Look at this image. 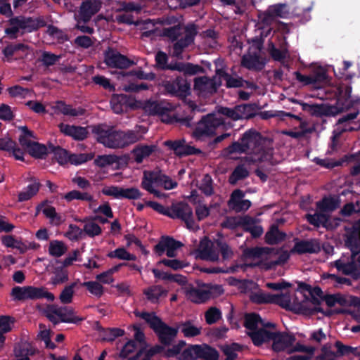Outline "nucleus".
Segmentation results:
<instances>
[{
  "label": "nucleus",
  "instance_id": "f257e3e1",
  "mask_svg": "<svg viewBox=\"0 0 360 360\" xmlns=\"http://www.w3.org/2000/svg\"><path fill=\"white\" fill-rule=\"evenodd\" d=\"M141 28L142 30V37H150L152 39L158 36H165L169 39L174 41L178 39V41L174 44L173 48V56L180 57L183 49L192 44L194 37L197 33L196 27L194 24H189L188 26H182L181 24H178L169 29L160 30L158 29Z\"/></svg>",
  "mask_w": 360,
  "mask_h": 360
},
{
  "label": "nucleus",
  "instance_id": "f03ea898",
  "mask_svg": "<svg viewBox=\"0 0 360 360\" xmlns=\"http://www.w3.org/2000/svg\"><path fill=\"white\" fill-rule=\"evenodd\" d=\"M272 145V139L249 129V164L270 160L273 156Z\"/></svg>",
  "mask_w": 360,
  "mask_h": 360
},
{
  "label": "nucleus",
  "instance_id": "7ed1b4c3",
  "mask_svg": "<svg viewBox=\"0 0 360 360\" xmlns=\"http://www.w3.org/2000/svg\"><path fill=\"white\" fill-rule=\"evenodd\" d=\"M140 316L144 319L158 334L162 343L169 345L176 337L178 329L164 324L154 314L142 313Z\"/></svg>",
  "mask_w": 360,
  "mask_h": 360
},
{
  "label": "nucleus",
  "instance_id": "20e7f679",
  "mask_svg": "<svg viewBox=\"0 0 360 360\" xmlns=\"http://www.w3.org/2000/svg\"><path fill=\"white\" fill-rule=\"evenodd\" d=\"M224 124L220 115H208L203 117L193 132V137L197 141H204L215 134L217 127Z\"/></svg>",
  "mask_w": 360,
  "mask_h": 360
},
{
  "label": "nucleus",
  "instance_id": "39448f33",
  "mask_svg": "<svg viewBox=\"0 0 360 360\" xmlns=\"http://www.w3.org/2000/svg\"><path fill=\"white\" fill-rule=\"evenodd\" d=\"M169 217L172 219H181L185 222L186 227L191 231H195L199 229L198 226L193 220V210L186 203H173L171 207H169Z\"/></svg>",
  "mask_w": 360,
  "mask_h": 360
},
{
  "label": "nucleus",
  "instance_id": "423d86ee",
  "mask_svg": "<svg viewBox=\"0 0 360 360\" xmlns=\"http://www.w3.org/2000/svg\"><path fill=\"white\" fill-rule=\"evenodd\" d=\"M161 172L160 170H145L143 173L141 187L158 198H165L166 194L158 191L161 181Z\"/></svg>",
  "mask_w": 360,
  "mask_h": 360
},
{
  "label": "nucleus",
  "instance_id": "0eeeda50",
  "mask_svg": "<svg viewBox=\"0 0 360 360\" xmlns=\"http://www.w3.org/2000/svg\"><path fill=\"white\" fill-rule=\"evenodd\" d=\"M296 340L295 336L292 333L285 332H272L271 340L272 349L276 352L288 350L290 353L291 347Z\"/></svg>",
  "mask_w": 360,
  "mask_h": 360
},
{
  "label": "nucleus",
  "instance_id": "6e6552de",
  "mask_svg": "<svg viewBox=\"0 0 360 360\" xmlns=\"http://www.w3.org/2000/svg\"><path fill=\"white\" fill-rule=\"evenodd\" d=\"M302 106L304 110H309L314 115L320 117L336 116L337 115L344 111L343 106L340 105L338 102H337L335 105H329L325 103L309 105L307 103H303Z\"/></svg>",
  "mask_w": 360,
  "mask_h": 360
},
{
  "label": "nucleus",
  "instance_id": "1a4fd4ad",
  "mask_svg": "<svg viewBox=\"0 0 360 360\" xmlns=\"http://www.w3.org/2000/svg\"><path fill=\"white\" fill-rule=\"evenodd\" d=\"M288 6L286 4H276L269 6L266 11L259 15L262 20L260 22H269L277 18L288 19L290 17Z\"/></svg>",
  "mask_w": 360,
  "mask_h": 360
},
{
  "label": "nucleus",
  "instance_id": "9d476101",
  "mask_svg": "<svg viewBox=\"0 0 360 360\" xmlns=\"http://www.w3.org/2000/svg\"><path fill=\"white\" fill-rule=\"evenodd\" d=\"M198 256L199 258L210 261L217 262L219 260V248L214 243H212L207 238L201 240L198 250Z\"/></svg>",
  "mask_w": 360,
  "mask_h": 360
},
{
  "label": "nucleus",
  "instance_id": "9b49d317",
  "mask_svg": "<svg viewBox=\"0 0 360 360\" xmlns=\"http://www.w3.org/2000/svg\"><path fill=\"white\" fill-rule=\"evenodd\" d=\"M182 246V243L172 238H163L155 247L158 255L161 256L165 252L169 257H175L177 255V250Z\"/></svg>",
  "mask_w": 360,
  "mask_h": 360
},
{
  "label": "nucleus",
  "instance_id": "f8f14e48",
  "mask_svg": "<svg viewBox=\"0 0 360 360\" xmlns=\"http://www.w3.org/2000/svg\"><path fill=\"white\" fill-rule=\"evenodd\" d=\"M334 266L338 271L342 272L345 275L357 276L360 270V256L351 255V259L347 262L338 259L334 262Z\"/></svg>",
  "mask_w": 360,
  "mask_h": 360
},
{
  "label": "nucleus",
  "instance_id": "ddd939ff",
  "mask_svg": "<svg viewBox=\"0 0 360 360\" xmlns=\"http://www.w3.org/2000/svg\"><path fill=\"white\" fill-rule=\"evenodd\" d=\"M319 243L315 240H296L295 245L290 250L292 254H317L320 252Z\"/></svg>",
  "mask_w": 360,
  "mask_h": 360
},
{
  "label": "nucleus",
  "instance_id": "4468645a",
  "mask_svg": "<svg viewBox=\"0 0 360 360\" xmlns=\"http://www.w3.org/2000/svg\"><path fill=\"white\" fill-rule=\"evenodd\" d=\"M101 4L100 0H86L83 1L79 7V20L84 22L90 21L91 17L98 12Z\"/></svg>",
  "mask_w": 360,
  "mask_h": 360
},
{
  "label": "nucleus",
  "instance_id": "2eb2a0df",
  "mask_svg": "<svg viewBox=\"0 0 360 360\" xmlns=\"http://www.w3.org/2000/svg\"><path fill=\"white\" fill-rule=\"evenodd\" d=\"M147 132V129L144 127H136L134 130L127 131H119L120 148L131 145L142 139L143 135Z\"/></svg>",
  "mask_w": 360,
  "mask_h": 360
},
{
  "label": "nucleus",
  "instance_id": "dca6fc26",
  "mask_svg": "<svg viewBox=\"0 0 360 360\" xmlns=\"http://www.w3.org/2000/svg\"><path fill=\"white\" fill-rule=\"evenodd\" d=\"M4 245L8 248H15L21 253L25 252L28 250H36L39 245L34 242H22L13 236H5L1 238Z\"/></svg>",
  "mask_w": 360,
  "mask_h": 360
},
{
  "label": "nucleus",
  "instance_id": "f3484780",
  "mask_svg": "<svg viewBox=\"0 0 360 360\" xmlns=\"http://www.w3.org/2000/svg\"><path fill=\"white\" fill-rule=\"evenodd\" d=\"M164 144L173 150L178 155H186L200 153L201 150L188 144H186L184 139L177 141H167Z\"/></svg>",
  "mask_w": 360,
  "mask_h": 360
},
{
  "label": "nucleus",
  "instance_id": "a211bd4d",
  "mask_svg": "<svg viewBox=\"0 0 360 360\" xmlns=\"http://www.w3.org/2000/svg\"><path fill=\"white\" fill-rule=\"evenodd\" d=\"M120 133L115 131L101 130L98 132V142L110 148H120Z\"/></svg>",
  "mask_w": 360,
  "mask_h": 360
},
{
  "label": "nucleus",
  "instance_id": "6ab92c4d",
  "mask_svg": "<svg viewBox=\"0 0 360 360\" xmlns=\"http://www.w3.org/2000/svg\"><path fill=\"white\" fill-rule=\"evenodd\" d=\"M105 61L109 67L124 69L132 65V62L124 56L115 51L106 53Z\"/></svg>",
  "mask_w": 360,
  "mask_h": 360
},
{
  "label": "nucleus",
  "instance_id": "aec40b11",
  "mask_svg": "<svg viewBox=\"0 0 360 360\" xmlns=\"http://www.w3.org/2000/svg\"><path fill=\"white\" fill-rule=\"evenodd\" d=\"M165 87L169 94L180 96H186L190 91L189 84L186 80L179 78L172 82H166Z\"/></svg>",
  "mask_w": 360,
  "mask_h": 360
},
{
  "label": "nucleus",
  "instance_id": "412c9836",
  "mask_svg": "<svg viewBox=\"0 0 360 360\" xmlns=\"http://www.w3.org/2000/svg\"><path fill=\"white\" fill-rule=\"evenodd\" d=\"M219 114L226 116L233 120H238L247 117L248 105L246 104L239 105L233 108L221 107L219 108Z\"/></svg>",
  "mask_w": 360,
  "mask_h": 360
},
{
  "label": "nucleus",
  "instance_id": "4be33fe9",
  "mask_svg": "<svg viewBox=\"0 0 360 360\" xmlns=\"http://www.w3.org/2000/svg\"><path fill=\"white\" fill-rule=\"evenodd\" d=\"M245 193L240 190H235L229 201V206L236 212L248 209V200L245 199Z\"/></svg>",
  "mask_w": 360,
  "mask_h": 360
},
{
  "label": "nucleus",
  "instance_id": "5701e85b",
  "mask_svg": "<svg viewBox=\"0 0 360 360\" xmlns=\"http://www.w3.org/2000/svg\"><path fill=\"white\" fill-rule=\"evenodd\" d=\"M39 27V24H12V26L6 29V33L11 38H16L27 32H31L37 30Z\"/></svg>",
  "mask_w": 360,
  "mask_h": 360
},
{
  "label": "nucleus",
  "instance_id": "b1692460",
  "mask_svg": "<svg viewBox=\"0 0 360 360\" xmlns=\"http://www.w3.org/2000/svg\"><path fill=\"white\" fill-rule=\"evenodd\" d=\"M59 128L63 134L71 136L76 140H83L87 135V131L84 127L62 123L59 125Z\"/></svg>",
  "mask_w": 360,
  "mask_h": 360
},
{
  "label": "nucleus",
  "instance_id": "393cba45",
  "mask_svg": "<svg viewBox=\"0 0 360 360\" xmlns=\"http://www.w3.org/2000/svg\"><path fill=\"white\" fill-rule=\"evenodd\" d=\"M155 145H138L131 151L132 156L136 163H141L147 159L155 150Z\"/></svg>",
  "mask_w": 360,
  "mask_h": 360
},
{
  "label": "nucleus",
  "instance_id": "a878e982",
  "mask_svg": "<svg viewBox=\"0 0 360 360\" xmlns=\"http://www.w3.org/2000/svg\"><path fill=\"white\" fill-rule=\"evenodd\" d=\"M194 89L200 94H207L214 92L217 87L212 79L201 77L195 79Z\"/></svg>",
  "mask_w": 360,
  "mask_h": 360
},
{
  "label": "nucleus",
  "instance_id": "bb28decb",
  "mask_svg": "<svg viewBox=\"0 0 360 360\" xmlns=\"http://www.w3.org/2000/svg\"><path fill=\"white\" fill-rule=\"evenodd\" d=\"M46 298L49 301H53L55 296L49 292L44 287L27 286V300H37Z\"/></svg>",
  "mask_w": 360,
  "mask_h": 360
},
{
  "label": "nucleus",
  "instance_id": "cd10ccee",
  "mask_svg": "<svg viewBox=\"0 0 360 360\" xmlns=\"http://www.w3.org/2000/svg\"><path fill=\"white\" fill-rule=\"evenodd\" d=\"M144 112L148 115H160L163 117L168 110V108L163 106L161 103L155 101H147L143 102V106L142 108ZM164 122L167 120L162 118Z\"/></svg>",
  "mask_w": 360,
  "mask_h": 360
},
{
  "label": "nucleus",
  "instance_id": "c85d7f7f",
  "mask_svg": "<svg viewBox=\"0 0 360 360\" xmlns=\"http://www.w3.org/2000/svg\"><path fill=\"white\" fill-rule=\"evenodd\" d=\"M264 238L267 244L276 245L285 240L286 233L281 231L276 224H273L266 233Z\"/></svg>",
  "mask_w": 360,
  "mask_h": 360
},
{
  "label": "nucleus",
  "instance_id": "c756f323",
  "mask_svg": "<svg viewBox=\"0 0 360 360\" xmlns=\"http://www.w3.org/2000/svg\"><path fill=\"white\" fill-rule=\"evenodd\" d=\"M269 25V24H256V27L259 30V35L255 36L254 38L249 39V44L252 43L254 46L258 51H261L263 49V44L264 38L268 36L270 32L271 27L263 25Z\"/></svg>",
  "mask_w": 360,
  "mask_h": 360
},
{
  "label": "nucleus",
  "instance_id": "7c9ffc66",
  "mask_svg": "<svg viewBox=\"0 0 360 360\" xmlns=\"http://www.w3.org/2000/svg\"><path fill=\"white\" fill-rule=\"evenodd\" d=\"M27 49V46L22 44L8 45L3 51L4 60L10 61L13 56L20 58L26 53Z\"/></svg>",
  "mask_w": 360,
  "mask_h": 360
},
{
  "label": "nucleus",
  "instance_id": "2f4dec72",
  "mask_svg": "<svg viewBox=\"0 0 360 360\" xmlns=\"http://www.w3.org/2000/svg\"><path fill=\"white\" fill-rule=\"evenodd\" d=\"M272 332L266 330L265 328L249 331V338H251L255 346H260L265 342L271 340Z\"/></svg>",
  "mask_w": 360,
  "mask_h": 360
},
{
  "label": "nucleus",
  "instance_id": "473e14b6",
  "mask_svg": "<svg viewBox=\"0 0 360 360\" xmlns=\"http://www.w3.org/2000/svg\"><path fill=\"white\" fill-rule=\"evenodd\" d=\"M268 59L265 56L257 53H251L249 51V70L260 72L265 68Z\"/></svg>",
  "mask_w": 360,
  "mask_h": 360
},
{
  "label": "nucleus",
  "instance_id": "72a5a7b5",
  "mask_svg": "<svg viewBox=\"0 0 360 360\" xmlns=\"http://www.w3.org/2000/svg\"><path fill=\"white\" fill-rule=\"evenodd\" d=\"M345 245L350 250L351 255L360 256V236L347 231L345 236Z\"/></svg>",
  "mask_w": 360,
  "mask_h": 360
},
{
  "label": "nucleus",
  "instance_id": "f704fd0d",
  "mask_svg": "<svg viewBox=\"0 0 360 360\" xmlns=\"http://www.w3.org/2000/svg\"><path fill=\"white\" fill-rule=\"evenodd\" d=\"M179 329L186 338H193L199 335L202 331V327L195 324L192 321H186L179 326Z\"/></svg>",
  "mask_w": 360,
  "mask_h": 360
},
{
  "label": "nucleus",
  "instance_id": "c9c22d12",
  "mask_svg": "<svg viewBox=\"0 0 360 360\" xmlns=\"http://www.w3.org/2000/svg\"><path fill=\"white\" fill-rule=\"evenodd\" d=\"M143 294L148 300L156 303L160 297L167 295V290L160 285H153L146 288L143 290Z\"/></svg>",
  "mask_w": 360,
  "mask_h": 360
},
{
  "label": "nucleus",
  "instance_id": "e433bc0d",
  "mask_svg": "<svg viewBox=\"0 0 360 360\" xmlns=\"http://www.w3.org/2000/svg\"><path fill=\"white\" fill-rule=\"evenodd\" d=\"M339 204L340 202L337 198L333 197H324L316 203V207L319 211L324 213L335 210L339 207Z\"/></svg>",
  "mask_w": 360,
  "mask_h": 360
},
{
  "label": "nucleus",
  "instance_id": "4c0bfd02",
  "mask_svg": "<svg viewBox=\"0 0 360 360\" xmlns=\"http://www.w3.org/2000/svg\"><path fill=\"white\" fill-rule=\"evenodd\" d=\"M60 321L77 323L84 319L75 314L74 309L70 307H60Z\"/></svg>",
  "mask_w": 360,
  "mask_h": 360
},
{
  "label": "nucleus",
  "instance_id": "58836bf2",
  "mask_svg": "<svg viewBox=\"0 0 360 360\" xmlns=\"http://www.w3.org/2000/svg\"><path fill=\"white\" fill-rule=\"evenodd\" d=\"M142 6L140 4H135L134 2L123 3V10H124L127 13L123 15H119L117 16L119 22H139V21H134L132 19H131L130 15L128 13V12H139Z\"/></svg>",
  "mask_w": 360,
  "mask_h": 360
},
{
  "label": "nucleus",
  "instance_id": "ea45409f",
  "mask_svg": "<svg viewBox=\"0 0 360 360\" xmlns=\"http://www.w3.org/2000/svg\"><path fill=\"white\" fill-rule=\"evenodd\" d=\"M170 70H177L186 75H194L202 70V68L191 63H178L169 67Z\"/></svg>",
  "mask_w": 360,
  "mask_h": 360
},
{
  "label": "nucleus",
  "instance_id": "a19ab883",
  "mask_svg": "<svg viewBox=\"0 0 360 360\" xmlns=\"http://www.w3.org/2000/svg\"><path fill=\"white\" fill-rule=\"evenodd\" d=\"M305 217L307 221L314 227L319 228L322 226L326 228V226L328 221V214L326 213H323L322 212L319 211L313 214H307Z\"/></svg>",
  "mask_w": 360,
  "mask_h": 360
},
{
  "label": "nucleus",
  "instance_id": "79ce46f5",
  "mask_svg": "<svg viewBox=\"0 0 360 360\" xmlns=\"http://www.w3.org/2000/svg\"><path fill=\"white\" fill-rule=\"evenodd\" d=\"M290 258V253L287 250L282 251L276 260L261 262L259 265L265 270H269L276 266L283 265Z\"/></svg>",
  "mask_w": 360,
  "mask_h": 360
},
{
  "label": "nucleus",
  "instance_id": "37998d69",
  "mask_svg": "<svg viewBox=\"0 0 360 360\" xmlns=\"http://www.w3.org/2000/svg\"><path fill=\"white\" fill-rule=\"evenodd\" d=\"M38 210H41L43 214L54 225H59L63 221V217L56 212L55 208L52 206L41 205L38 207Z\"/></svg>",
  "mask_w": 360,
  "mask_h": 360
},
{
  "label": "nucleus",
  "instance_id": "c03bdc74",
  "mask_svg": "<svg viewBox=\"0 0 360 360\" xmlns=\"http://www.w3.org/2000/svg\"><path fill=\"white\" fill-rule=\"evenodd\" d=\"M186 295L188 300L195 303H202L210 299L209 292L206 289H191Z\"/></svg>",
  "mask_w": 360,
  "mask_h": 360
},
{
  "label": "nucleus",
  "instance_id": "a18cd8bd",
  "mask_svg": "<svg viewBox=\"0 0 360 360\" xmlns=\"http://www.w3.org/2000/svg\"><path fill=\"white\" fill-rule=\"evenodd\" d=\"M39 189V183L34 180L19 193L18 200L22 202L30 200L37 193Z\"/></svg>",
  "mask_w": 360,
  "mask_h": 360
},
{
  "label": "nucleus",
  "instance_id": "49530a36",
  "mask_svg": "<svg viewBox=\"0 0 360 360\" xmlns=\"http://www.w3.org/2000/svg\"><path fill=\"white\" fill-rule=\"evenodd\" d=\"M335 347L337 348V352H335L336 358L342 356H348L349 354L360 356V351L358 350L357 347L345 345L339 340L335 342Z\"/></svg>",
  "mask_w": 360,
  "mask_h": 360
},
{
  "label": "nucleus",
  "instance_id": "de8ad7c7",
  "mask_svg": "<svg viewBox=\"0 0 360 360\" xmlns=\"http://www.w3.org/2000/svg\"><path fill=\"white\" fill-rule=\"evenodd\" d=\"M14 320L10 316H0V347H2L4 342V333L11 330L13 326Z\"/></svg>",
  "mask_w": 360,
  "mask_h": 360
},
{
  "label": "nucleus",
  "instance_id": "09e8293b",
  "mask_svg": "<svg viewBox=\"0 0 360 360\" xmlns=\"http://www.w3.org/2000/svg\"><path fill=\"white\" fill-rule=\"evenodd\" d=\"M259 325L262 328L275 327V324L271 322L265 323L259 314L254 312L249 313V331L258 329Z\"/></svg>",
  "mask_w": 360,
  "mask_h": 360
},
{
  "label": "nucleus",
  "instance_id": "8fccbe9b",
  "mask_svg": "<svg viewBox=\"0 0 360 360\" xmlns=\"http://www.w3.org/2000/svg\"><path fill=\"white\" fill-rule=\"evenodd\" d=\"M68 280V271L61 266L56 267L53 271V276H51L49 283L56 286L63 284Z\"/></svg>",
  "mask_w": 360,
  "mask_h": 360
},
{
  "label": "nucleus",
  "instance_id": "3c124183",
  "mask_svg": "<svg viewBox=\"0 0 360 360\" xmlns=\"http://www.w3.org/2000/svg\"><path fill=\"white\" fill-rule=\"evenodd\" d=\"M200 345H191L179 354V360H195L200 358Z\"/></svg>",
  "mask_w": 360,
  "mask_h": 360
},
{
  "label": "nucleus",
  "instance_id": "603ef678",
  "mask_svg": "<svg viewBox=\"0 0 360 360\" xmlns=\"http://www.w3.org/2000/svg\"><path fill=\"white\" fill-rule=\"evenodd\" d=\"M67 250L64 243L60 240H51L49 245V253L56 257L62 256Z\"/></svg>",
  "mask_w": 360,
  "mask_h": 360
},
{
  "label": "nucleus",
  "instance_id": "864d4df0",
  "mask_svg": "<svg viewBox=\"0 0 360 360\" xmlns=\"http://www.w3.org/2000/svg\"><path fill=\"white\" fill-rule=\"evenodd\" d=\"M164 264L165 266L171 268L173 270L177 271L184 269L189 265V263L185 260H179L176 259H164L157 263L158 266Z\"/></svg>",
  "mask_w": 360,
  "mask_h": 360
},
{
  "label": "nucleus",
  "instance_id": "5fc2aeb1",
  "mask_svg": "<svg viewBox=\"0 0 360 360\" xmlns=\"http://www.w3.org/2000/svg\"><path fill=\"white\" fill-rule=\"evenodd\" d=\"M126 99V95L124 94H115L112 96L110 105L114 112L119 114L123 111Z\"/></svg>",
  "mask_w": 360,
  "mask_h": 360
},
{
  "label": "nucleus",
  "instance_id": "6e6d98bb",
  "mask_svg": "<svg viewBox=\"0 0 360 360\" xmlns=\"http://www.w3.org/2000/svg\"><path fill=\"white\" fill-rule=\"evenodd\" d=\"M246 148V146L236 142L224 150V155L231 159H238V155L245 152Z\"/></svg>",
  "mask_w": 360,
  "mask_h": 360
},
{
  "label": "nucleus",
  "instance_id": "4d7b16f0",
  "mask_svg": "<svg viewBox=\"0 0 360 360\" xmlns=\"http://www.w3.org/2000/svg\"><path fill=\"white\" fill-rule=\"evenodd\" d=\"M221 349L226 356V360H234L237 356L236 352L240 349V346L237 343H232L221 346Z\"/></svg>",
  "mask_w": 360,
  "mask_h": 360
},
{
  "label": "nucleus",
  "instance_id": "13d9d810",
  "mask_svg": "<svg viewBox=\"0 0 360 360\" xmlns=\"http://www.w3.org/2000/svg\"><path fill=\"white\" fill-rule=\"evenodd\" d=\"M82 285L86 287L91 294L97 297H101L104 292L103 285L97 281L84 282Z\"/></svg>",
  "mask_w": 360,
  "mask_h": 360
},
{
  "label": "nucleus",
  "instance_id": "bf43d9fd",
  "mask_svg": "<svg viewBox=\"0 0 360 360\" xmlns=\"http://www.w3.org/2000/svg\"><path fill=\"white\" fill-rule=\"evenodd\" d=\"M200 347V358H202L205 360H218L219 354L215 349L207 345H202Z\"/></svg>",
  "mask_w": 360,
  "mask_h": 360
},
{
  "label": "nucleus",
  "instance_id": "052dcab7",
  "mask_svg": "<svg viewBox=\"0 0 360 360\" xmlns=\"http://www.w3.org/2000/svg\"><path fill=\"white\" fill-rule=\"evenodd\" d=\"M27 151L33 157L42 158L46 154L47 149L45 146L33 141Z\"/></svg>",
  "mask_w": 360,
  "mask_h": 360
},
{
  "label": "nucleus",
  "instance_id": "680f3d73",
  "mask_svg": "<svg viewBox=\"0 0 360 360\" xmlns=\"http://www.w3.org/2000/svg\"><path fill=\"white\" fill-rule=\"evenodd\" d=\"M271 303L276 304L281 307L289 309L290 305V298L287 294L272 295Z\"/></svg>",
  "mask_w": 360,
  "mask_h": 360
},
{
  "label": "nucleus",
  "instance_id": "e2e57ef3",
  "mask_svg": "<svg viewBox=\"0 0 360 360\" xmlns=\"http://www.w3.org/2000/svg\"><path fill=\"white\" fill-rule=\"evenodd\" d=\"M56 108L60 112L66 115L78 116L83 114V110L82 109L72 108L71 106L68 105L63 102H58Z\"/></svg>",
  "mask_w": 360,
  "mask_h": 360
},
{
  "label": "nucleus",
  "instance_id": "0e129e2a",
  "mask_svg": "<svg viewBox=\"0 0 360 360\" xmlns=\"http://www.w3.org/2000/svg\"><path fill=\"white\" fill-rule=\"evenodd\" d=\"M124 331L120 328H107L102 333V338L105 341H113L116 338L122 336Z\"/></svg>",
  "mask_w": 360,
  "mask_h": 360
},
{
  "label": "nucleus",
  "instance_id": "69168bd1",
  "mask_svg": "<svg viewBox=\"0 0 360 360\" xmlns=\"http://www.w3.org/2000/svg\"><path fill=\"white\" fill-rule=\"evenodd\" d=\"M38 336L44 342L46 347L50 349H54L56 345L51 341V330L47 329L43 324L39 325V332Z\"/></svg>",
  "mask_w": 360,
  "mask_h": 360
},
{
  "label": "nucleus",
  "instance_id": "338daca9",
  "mask_svg": "<svg viewBox=\"0 0 360 360\" xmlns=\"http://www.w3.org/2000/svg\"><path fill=\"white\" fill-rule=\"evenodd\" d=\"M272 295L264 292H252L249 295V300L255 304L271 303Z\"/></svg>",
  "mask_w": 360,
  "mask_h": 360
},
{
  "label": "nucleus",
  "instance_id": "774afa93",
  "mask_svg": "<svg viewBox=\"0 0 360 360\" xmlns=\"http://www.w3.org/2000/svg\"><path fill=\"white\" fill-rule=\"evenodd\" d=\"M207 323L211 325L218 321L221 318L220 310L216 307H210L205 314Z\"/></svg>",
  "mask_w": 360,
  "mask_h": 360
}]
</instances>
